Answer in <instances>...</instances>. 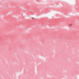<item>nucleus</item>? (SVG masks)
Here are the masks:
<instances>
[{
	"label": "nucleus",
	"mask_w": 79,
	"mask_h": 79,
	"mask_svg": "<svg viewBox=\"0 0 79 79\" xmlns=\"http://www.w3.org/2000/svg\"><path fill=\"white\" fill-rule=\"evenodd\" d=\"M32 19H34V18H32Z\"/></svg>",
	"instance_id": "f257e3e1"
}]
</instances>
